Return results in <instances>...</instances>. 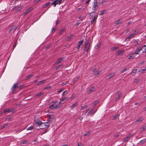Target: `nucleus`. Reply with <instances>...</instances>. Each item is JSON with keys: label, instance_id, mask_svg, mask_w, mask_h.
I'll return each instance as SVG.
<instances>
[{"label": "nucleus", "instance_id": "39448f33", "mask_svg": "<svg viewBox=\"0 0 146 146\" xmlns=\"http://www.w3.org/2000/svg\"><path fill=\"white\" fill-rule=\"evenodd\" d=\"M142 50V48L139 47H137V48L136 50H135V52L133 54H139L140 53V52Z\"/></svg>", "mask_w": 146, "mask_h": 146}, {"label": "nucleus", "instance_id": "680f3d73", "mask_svg": "<svg viewBox=\"0 0 146 146\" xmlns=\"http://www.w3.org/2000/svg\"><path fill=\"white\" fill-rule=\"evenodd\" d=\"M10 117H7L6 119V120L8 121L9 119H10Z\"/></svg>", "mask_w": 146, "mask_h": 146}, {"label": "nucleus", "instance_id": "412c9836", "mask_svg": "<svg viewBox=\"0 0 146 146\" xmlns=\"http://www.w3.org/2000/svg\"><path fill=\"white\" fill-rule=\"evenodd\" d=\"M143 120V118H142L141 117H140L138 119H137L136 120V122L137 123L141 121H142Z\"/></svg>", "mask_w": 146, "mask_h": 146}, {"label": "nucleus", "instance_id": "bb28decb", "mask_svg": "<svg viewBox=\"0 0 146 146\" xmlns=\"http://www.w3.org/2000/svg\"><path fill=\"white\" fill-rule=\"evenodd\" d=\"M122 22V20L120 19H118L117 21L115 22V23L116 25H117L119 23H121Z\"/></svg>", "mask_w": 146, "mask_h": 146}, {"label": "nucleus", "instance_id": "6ab92c4d", "mask_svg": "<svg viewBox=\"0 0 146 146\" xmlns=\"http://www.w3.org/2000/svg\"><path fill=\"white\" fill-rule=\"evenodd\" d=\"M46 80H43L40 81L38 82V83L37 84V85H38L41 84H44Z\"/></svg>", "mask_w": 146, "mask_h": 146}, {"label": "nucleus", "instance_id": "393cba45", "mask_svg": "<svg viewBox=\"0 0 146 146\" xmlns=\"http://www.w3.org/2000/svg\"><path fill=\"white\" fill-rule=\"evenodd\" d=\"M78 77H76L74 78L72 81V82L74 83L78 79Z\"/></svg>", "mask_w": 146, "mask_h": 146}, {"label": "nucleus", "instance_id": "6e6552de", "mask_svg": "<svg viewBox=\"0 0 146 146\" xmlns=\"http://www.w3.org/2000/svg\"><path fill=\"white\" fill-rule=\"evenodd\" d=\"M97 0H94V3L93 4H94V6H93V7H94L95 10L98 7V5L97 4Z\"/></svg>", "mask_w": 146, "mask_h": 146}, {"label": "nucleus", "instance_id": "49530a36", "mask_svg": "<svg viewBox=\"0 0 146 146\" xmlns=\"http://www.w3.org/2000/svg\"><path fill=\"white\" fill-rule=\"evenodd\" d=\"M87 105H86L83 106H82L81 107V110H84L85 108H86L87 107Z\"/></svg>", "mask_w": 146, "mask_h": 146}, {"label": "nucleus", "instance_id": "20e7f679", "mask_svg": "<svg viewBox=\"0 0 146 146\" xmlns=\"http://www.w3.org/2000/svg\"><path fill=\"white\" fill-rule=\"evenodd\" d=\"M137 33V32L135 31L133 33H132L125 40H128L129 39L133 38L135 36V35Z\"/></svg>", "mask_w": 146, "mask_h": 146}, {"label": "nucleus", "instance_id": "603ef678", "mask_svg": "<svg viewBox=\"0 0 146 146\" xmlns=\"http://www.w3.org/2000/svg\"><path fill=\"white\" fill-rule=\"evenodd\" d=\"M65 29H62L60 31V33H62L64 31Z\"/></svg>", "mask_w": 146, "mask_h": 146}, {"label": "nucleus", "instance_id": "c85d7f7f", "mask_svg": "<svg viewBox=\"0 0 146 146\" xmlns=\"http://www.w3.org/2000/svg\"><path fill=\"white\" fill-rule=\"evenodd\" d=\"M33 76V75L32 74H29L26 77V79L28 80L29 78H31Z\"/></svg>", "mask_w": 146, "mask_h": 146}, {"label": "nucleus", "instance_id": "864d4df0", "mask_svg": "<svg viewBox=\"0 0 146 146\" xmlns=\"http://www.w3.org/2000/svg\"><path fill=\"white\" fill-rule=\"evenodd\" d=\"M134 42L135 43V45L136 46H137V44H138V42H137V41L136 40H135L134 41Z\"/></svg>", "mask_w": 146, "mask_h": 146}, {"label": "nucleus", "instance_id": "de8ad7c7", "mask_svg": "<svg viewBox=\"0 0 146 146\" xmlns=\"http://www.w3.org/2000/svg\"><path fill=\"white\" fill-rule=\"evenodd\" d=\"M118 116V115L117 114H116L113 117V119H116L117 117Z\"/></svg>", "mask_w": 146, "mask_h": 146}, {"label": "nucleus", "instance_id": "ddd939ff", "mask_svg": "<svg viewBox=\"0 0 146 146\" xmlns=\"http://www.w3.org/2000/svg\"><path fill=\"white\" fill-rule=\"evenodd\" d=\"M131 136V135H129L127 136L126 137V138H125L123 139V142H127L128 141Z\"/></svg>", "mask_w": 146, "mask_h": 146}, {"label": "nucleus", "instance_id": "0e129e2a", "mask_svg": "<svg viewBox=\"0 0 146 146\" xmlns=\"http://www.w3.org/2000/svg\"><path fill=\"white\" fill-rule=\"evenodd\" d=\"M66 92V91H64L63 92V93L62 94V95H63V96H64L65 94V93Z\"/></svg>", "mask_w": 146, "mask_h": 146}, {"label": "nucleus", "instance_id": "2f4dec72", "mask_svg": "<svg viewBox=\"0 0 146 146\" xmlns=\"http://www.w3.org/2000/svg\"><path fill=\"white\" fill-rule=\"evenodd\" d=\"M68 98L67 97H64L62 98H61V100L63 102L64 100H68Z\"/></svg>", "mask_w": 146, "mask_h": 146}, {"label": "nucleus", "instance_id": "e2e57ef3", "mask_svg": "<svg viewBox=\"0 0 146 146\" xmlns=\"http://www.w3.org/2000/svg\"><path fill=\"white\" fill-rule=\"evenodd\" d=\"M5 126H6V125H3L1 127V128L2 129V128H4V127H5Z\"/></svg>", "mask_w": 146, "mask_h": 146}, {"label": "nucleus", "instance_id": "5fc2aeb1", "mask_svg": "<svg viewBox=\"0 0 146 146\" xmlns=\"http://www.w3.org/2000/svg\"><path fill=\"white\" fill-rule=\"evenodd\" d=\"M50 88V86H47L46 87H45L44 88V89H49Z\"/></svg>", "mask_w": 146, "mask_h": 146}, {"label": "nucleus", "instance_id": "4c0bfd02", "mask_svg": "<svg viewBox=\"0 0 146 146\" xmlns=\"http://www.w3.org/2000/svg\"><path fill=\"white\" fill-rule=\"evenodd\" d=\"M33 129V127L32 126H30L27 128V130H32Z\"/></svg>", "mask_w": 146, "mask_h": 146}, {"label": "nucleus", "instance_id": "8fccbe9b", "mask_svg": "<svg viewBox=\"0 0 146 146\" xmlns=\"http://www.w3.org/2000/svg\"><path fill=\"white\" fill-rule=\"evenodd\" d=\"M98 101H95L93 103V105L94 106H95V105H96V104H98Z\"/></svg>", "mask_w": 146, "mask_h": 146}, {"label": "nucleus", "instance_id": "a18cd8bd", "mask_svg": "<svg viewBox=\"0 0 146 146\" xmlns=\"http://www.w3.org/2000/svg\"><path fill=\"white\" fill-rule=\"evenodd\" d=\"M100 44H98L96 45L95 46V48L96 49L100 47Z\"/></svg>", "mask_w": 146, "mask_h": 146}, {"label": "nucleus", "instance_id": "72a5a7b5", "mask_svg": "<svg viewBox=\"0 0 146 146\" xmlns=\"http://www.w3.org/2000/svg\"><path fill=\"white\" fill-rule=\"evenodd\" d=\"M23 8V7L22 6H21L20 7H19L17 8V11H19L20 10H21Z\"/></svg>", "mask_w": 146, "mask_h": 146}, {"label": "nucleus", "instance_id": "e433bc0d", "mask_svg": "<svg viewBox=\"0 0 146 146\" xmlns=\"http://www.w3.org/2000/svg\"><path fill=\"white\" fill-rule=\"evenodd\" d=\"M146 139H143L140 141V143H145L146 141Z\"/></svg>", "mask_w": 146, "mask_h": 146}, {"label": "nucleus", "instance_id": "f8f14e48", "mask_svg": "<svg viewBox=\"0 0 146 146\" xmlns=\"http://www.w3.org/2000/svg\"><path fill=\"white\" fill-rule=\"evenodd\" d=\"M117 96L116 98V99L115 100V101H116L119 100L121 96V92H118L117 91Z\"/></svg>", "mask_w": 146, "mask_h": 146}, {"label": "nucleus", "instance_id": "aec40b11", "mask_svg": "<svg viewBox=\"0 0 146 146\" xmlns=\"http://www.w3.org/2000/svg\"><path fill=\"white\" fill-rule=\"evenodd\" d=\"M16 28V27L15 26L11 27V29H9V33L11 31H13V30L14 32Z\"/></svg>", "mask_w": 146, "mask_h": 146}, {"label": "nucleus", "instance_id": "cd10ccee", "mask_svg": "<svg viewBox=\"0 0 146 146\" xmlns=\"http://www.w3.org/2000/svg\"><path fill=\"white\" fill-rule=\"evenodd\" d=\"M28 142L27 140H25L21 142V144H24L27 143Z\"/></svg>", "mask_w": 146, "mask_h": 146}, {"label": "nucleus", "instance_id": "2eb2a0df", "mask_svg": "<svg viewBox=\"0 0 146 146\" xmlns=\"http://www.w3.org/2000/svg\"><path fill=\"white\" fill-rule=\"evenodd\" d=\"M115 75V73H112L109 74L107 76L108 79H110L114 76Z\"/></svg>", "mask_w": 146, "mask_h": 146}, {"label": "nucleus", "instance_id": "69168bd1", "mask_svg": "<svg viewBox=\"0 0 146 146\" xmlns=\"http://www.w3.org/2000/svg\"><path fill=\"white\" fill-rule=\"evenodd\" d=\"M90 1V0H88L87 1H86L85 3L86 4H88L89 3V2Z\"/></svg>", "mask_w": 146, "mask_h": 146}, {"label": "nucleus", "instance_id": "f3484780", "mask_svg": "<svg viewBox=\"0 0 146 146\" xmlns=\"http://www.w3.org/2000/svg\"><path fill=\"white\" fill-rule=\"evenodd\" d=\"M43 93L42 92H40L39 93H38L36 94V95L35 97L36 98H38L39 97H40V96H41L42 95H43Z\"/></svg>", "mask_w": 146, "mask_h": 146}, {"label": "nucleus", "instance_id": "58836bf2", "mask_svg": "<svg viewBox=\"0 0 146 146\" xmlns=\"http://www.w3.org/2000/svg\"><path fill=\"white\" fill-rule=\"evenodd\" d=\"M62 64L61 65H58L56 66L55 67L56 69L57 70L59 68H60L62 66Z\"/></svg>", "mask_w": 146, "mask_h": 146}, {"label": "nucleus", "instance_id": "423d86ee", "mask_svg": "<svg viewBox=\"0 0 146 146\" xmlns=\"http://www.w3.org/2000/svg\"><path fill=\"white\" fill-rule=\"evenodd\" d=\"M34 121L36 124L38 125H40L42 123V121H40V119L38 118H36V117H35Z\"/></svg>", "mask_w": 146, "mask_h": 146}, {"label": "nucleus", "instance_id": "37998d69", "mask_svg": "<svg viewBox=\"0 0 146 146\" xmlns=\"http://www.w3.org/2000/svg\"><path fill=\"white\" fill-rule=\"evenodd\" d=\"M50 3L49 2H48L47 3H46L43 6L44 7H47L49 4H50Z\"/></svg>", "mask_w": 146, "mask_h": 146}, {"label": "nucleus", "instance_id": "774afa93", "mask_svg": "<svg viewBox=\"0 0 146 146\" xmlns=\"http://www.w3.org/2000/svg\"><path fill=\"white\" fill-rule=\"evenodd\" d=\"M81 9H82V8H78V9H77V10L78 11H80V10Z\"/></svg>", "mask_w": 146, "mask_h": 146}, {"label": "nucleus", "instance_id": "338daca9", "mask_svg": "<svg viewBox=\"0 0 146 146\" xmlns=\"http://www.w3.org/2000/svg\"><path fill=\"white\" fill-rule=\"evenodd\" d=\"M81 143H80L79 142L78 144V146H81Z\"/></svg>", "mask_w": 146, "mask_h": 146}, {"label": "nucleus", "instance_id": "7c9ffc66", "mask_svg": "<svg viewBox=\"0 0 146 146\" xmlns=\"http://www.w3.org/2000/svg\"><path fill=\"white\" fill-rule=\"evenodd\" d=\"M118 47L117 46L114 47L112 48H111V50L113 51H114L117 50V49H118Z\"/></svg>", "mask_w": 146, "mask_h": 146}, {"label": "nucleus", "instance_id": "4d7b16f0", "mask_svg": "<svg viewBox=\"0 0 146 146\" xmlns=\"http://www.w3.org/2000/svg\"><path fill=\"white\" fill-rule=\"evenodd\" d=\"M88 44V42H86V43H85L84 48H86L87 47V46Z\"/></svg>", "mask_w": 146, "mask_h": 146}, {"label": "nucleus", "instance_id": "0eeeda50", "mask_svg": "<svg viewBox=\"0 0 146 146\" xmlns=\"http://www.w3.org/2000/svg\"><path fill=\"white\" fill-rule=\"evenodd\" d=\"M65 57H63L62 58H61L58 59V60L55 63L54 65H56L57 64H59L60 62L62 61L63 60H64L65 59Z\"/></svg>", "mask_w": 146, "mask_h": 146}, {"label": "nucleus", "instance_id": "5701e85b", "mask_svg": "<svg viewBox=\"0 0 146 146\" xmlns=\"http://www.w3.org/2000/svg\"><path fill=\"white\" fill-rule=\"evenodd\" d=\"M106 2V1L105 0H103L102 1L99 2V4L100 6L102 5Z\"/></svg>", "mask_w": 146, "mask_h": 146}, {"label": "nucleus", "instance_id": "bf43d9fd", "mask_svg": "<svg viewBox=\"0 0 146 146\" xmlns=\"http://www.w3.org/2000/svg\"><path fill=\"white\" fill-rule=\"evenodd\" d=\"M62 101L61 100H60V101L59 102H58V104H59V105H60V104H62Z\"/></svg>", "mask_w": 146, "mask_h": 146}, {"label": "nucleus", "instance_id": "1a4fd4ad", "mask_svg": "<svg viewBox=\"0 0 146 146\" xmlns=\"http://www.w3.org/2000/svg\"><path fill=\"white\" fill-rule=\"evenodd\" d=\"M134 54L133 53H131L129 54V55L127 56V58L128 60L130 59L131 58L132 59H134L135 58V56H134Z\"/></svg>", "mask_w": 146, "mask_h": 146}, {"label": "nucleus", "instance_id": "052dcab7", "mask_svg": "<svg viewBox=\"0 0 146 146\" xmlns=\"http://www.w3.org/2000/svg\"><path fill=\"white\" fill-rule=\"evenodd\" d=\"M119 136V135L118 134H115V135H114V137H118Z\"/></svg>", "mask_w": 146, "mask_h": 146}, {"label": "nucleus", "instance_id": "a878e982", "mask_svg": "<svg viewBox=\"0 0 146 146\" xmlns=\"http://www.w3.org/2000/svg\"><path fill=\"white\" fill-rule=\"evenodd\" d=\"M100 72L99 71H96L95 72L94 74V76L96 77L99 73Z\"/></svg>", "mask_w": 146, "mask_h": 146}, {"label": "nucleus", "instance_id": "c756f323", "mask_svg": "<svg viewBox=\"0 0 146 146\" xmlns=\"http://www.w3.org/2000/svg\"><path fill=\"white\" fill-rule=\"evenodd\" d=\"M137 70V69H134L132 70L131 72V73L132 74V75H133V74L136 72Z\"/></svg>", "mask_w": 146, "mask_h": 146}, {"label": "nucleus", "instance_id": "473e14b6", "mask_svg": "<svg viewBox=\"0 0 146 146\" xmlns=\"http://www.w3.org/2000/svg\"><path fill=\"white\" fill-rule=\"evenodd\" d=\"M97 18V15H95L94 16V19L92 21V24L93 23L94 21H95L96 20V19Z\"/></svg>", "mask_w": 146, "mask_h": 146}, {"label": "nucleus", "instance_id": "9b49d317", "mask_svg": "<svg viewBox=\"0 0 146 146\" xmlns=\"http://www.w3.org/2000/svg\"><path fill=\"white\" fill-rule=\"evenodd\" d=\"M83 43V40H80L78 42V50L79 49L80 46L82 45Z\"/></svg>", "mask_w": 146, "mask_h": 146}, {"label": "nucleus", "instance_id": "f704fd0d", "mask_svg": "<svg viewBox=\"0 0 146 146\" xmlns=\"http://www.w3.org/2000/svg\"><path fill=\"white\" fill-rule=\"evenodd\" d=\"M90 134V132H89V131L87 132L86 133L84 134V136H86L89 135Z\"/></svg>", "mask_w": 146, "mask_h": 146}, {"label": "nucleus", "instance_id": "3c124183", "mask_svg": "<svg viewBox=\"0 0 146 146\" xmlns=\"http://www.w3.org/2000/svg\"><path fill=\"white\" fill-rule=\"evenodd\" d=\"M63 89H61L60 90H59L57 92L58 93H60L62 92L63 91Z\"/></svg>", "mask_w": 146, "mask_h": 146}, {"label": "nucleus", "instance_id": "09e8293b", "mask_svg": "<svg viewBox=\"0 0 146 146\" xmlns=\"http://www.w3.org/2000/svg\"><path fill=\"white\" fill-rule=\"evenodd\" d=\"M127 70V69L126 68H125L123 69L121 71V73H122L125 72Z\"/></svg>", "mask_w": 146, "mask_h": 146}, {"label": "nucleus", "instance_id": "9d476101", "mask_svg": "<svg viewBox=\"0 0 146 146\" xmlns=\"http://www.w3.org/2000/svg\"><path fill=\"white\" fill-rule=\"evenodd\" d=\"M15 109H12L11 110L9 109H5L4 110V113H6L7 112H14L15 111Z\"/></svg>", "mask_w": 146, "mask_h": 146}, {"label": "nucleus", "instance_id": "f03ea898", "mask_svg": "<svg viewBox=\"0 0 146 146\" xmlns=\"http://www.w3.org/2000/svg\"><path fill=\"white\" fill-rule=\"evenodd\" d=\"M49 126V125L47 122L45 123H42L40 125V129H44Z\"/></svg>", "mask_w": 146, "mask_h": 146}, {"label": "nucleus", "instance_id": "4468645a", "mask_svg": "<svg viewBox=\"0 0 146 146\" xmlns=\"http://www.w3.org/2000/svg\"><path fill=\"white\" fill-rule=\"evenodd\" d=\"M18 84V83H17V84H14L13 85V87L12 88V90L13 91H14L15 90V88H16L17 87Z\"/></svg>", "mask_w": 146, "mask_h": 146}, {"label": "nucleus", "instance_id": "79ce46f5", "mask_svg": "<svg viewBox=\"0 0 146 146\" xmlns=\"http://www.w3.org/2000/svg\"><path fill=\"white\" fill-rule=\"evenodd\" d=\"M135 82L136 84L139 83L140 81L139 80L137 79H135Z\"/></svg>", "mask_w": 146, "mask_h": 146}, {"label": "nucleus", "instance_id": "a211bd4d", "mask_svg": "<svg viewBox=\"0 0 146 146\" xmlns=\"http://www.w3.org/2000/svg\"><path fill=\"white\" fill-rule=\"evenodd\" d=\"M142 48V50L143 49V52L145 53L146 52V45H144L142 47H140Z\"/></svg>", "mask_w": 146, "mask_h": 146}, {"label": "nucleus", "instance_id": "dca6fc26", "mask_svg": "<svg viewBox=\"0 0 146 146\" xmlns=\"http://www.w3.org/2000/svg\"><path fill=\"white\" fill-rule=\"evenodd\" d=\"M124 51L123 50H120L116 52V55H118L123 53Z\"/></svg>", "mask_w": 146, "mask_h": 146}, {"label": "nucleus", "instance_id": "b1692460", "mask_svg": "<svg viewBox=\"0 0 146 146\" xmlns=\"http://www.w3.org/2000/svg\"><path fill=\"white\" fill-rule=\"evenodd\" d=\"M31 10V9H30L29 8L28 9H27V10H26L25 12H24V16H25L26 15H27V14Z\"/></svg>", "mask_w": 146, "mask_h": 146}, {"label": "nucleus", "instance_id": "7ed1b4c3", "mask_svg": "<svg viewBox=\"0 0 146 146\" xmlns=\"http://www.w3.org/2000/svg\"><path fill=\"white\" fill-rule=\"evenodd\" d=\"M62 0H56L54 1V2L51 3L52 5H53L54 7H55L56 5L61 4L62 3Z\"/></svg>", "mask_w": 146, "mask_h": 146}, {"label": "nucleus", "instance_id": "c9c22d12", "mask_svg": "<svg viewBox=\"0 0 146 146\" xmlns=\"http://www.w3.org/2000/svg\"><path fill=\"white\" fill-rule=\"evenodd\" d=\"M146 70V68H145V69H143L141 70H139V72H141V73H143L144 71H145Z\"/></svg>", "mask_w": 146, "mask_h": 146}, {"label": "nucleus", "instance_id": "4be33fe9", "mask_svg": "<svg viewBox=\"0 0 146 146\" xmlns=\"http://www.w3.org/2000/svg\"><path fill=\"white\" fill-rule=\"evenodd\" d=\"M78 105V104L77 102L75 103L72 106L70 107L71 110H73L74 108L76 106Z\"/></svg>", "mask_w": 146, "mask_h": 146}, {"label": "nucleus", "instance_id": "13d9d810", "mask_svg": "<svg viewBox=\"0 0 146 146\" xmlns=\"http://www.w3.org/2000/svg\"><path fill=\"white\" fill-rule=\"evenodd\" d=\"M80 22H78V23H76L75 24L76 26V27L78 26L79 25V24H80Z\"/></svg>", "mask_w": 146, "mask_h": 146}, {"label": "nucleus", "instance_id": "f257e3e1", "mask_svg": "<svg viewBox=\"0 0 146 146\" xmlns=\"http://www.w3.org/2000/svg\"><path fill=\"white\" fill-rule=\"evenodd\" d=\"M61 106L58 104V101H55L50 103L49 108L51 109L56 110L59 108Z\"/></svg>", "mask_w": 146, "mask_h": 146}, {"label": "nucleus", "instance_id": "c03bdc74", "mask_svg": "<svg viewBox=\"0 0 146 146\" xmlns=\"http://www.w3.org/2000/svg\"><path fill=\"white\" fill-rule=\"evenodd\" d=\"M75 94H73L72 96H71V97H70V99L71 100H73V99H74V98H75Z\"/></svg>", "mask_w": 146, "mask_h": 146}, {"label": "nucleus", "instance_id": "a19ab883", "mask_svg": "<svg viewBox=\"0 0 146 146\" xmlns=\"http://www.w3.org/2000/svg\"><path fill=\"white\" fill-rule=\"evenodd\" d=\"M106 12L105 10H103L101 11L100 15H103Z\"/></svg>", "mask_w": 146, "mask_h": 146}, {"label": "nucleus", "instance_id": "ea45409f", "mask_svg": "<svg viewBox=\"0 0 146 146\" xmlns=\"http://www.w3.org/2000/svg\"><path fill=\"white\" fill-rule=\"evenodd\" d=\"M25 85L24 84L21 85L19 87V89L20 90L22 89L24 87Z\"/></svg>", "mask_w": 146, "mask_h": 146}, {"label": "nucleus", "instance_id": "6e6d98bb", "mask_svg": "<svg viewBox=\"0 0 146 146\" xmlns=\"http://www.w3.org/2000/svg\"><path fill=\"white\" fill-rule=\"evenodd\" d=\"M56 30V29L55 28H53L52 29V32L55 31Z\"/></svg>", "mask_w": 146, "mask_h": 146}]
</instances>
